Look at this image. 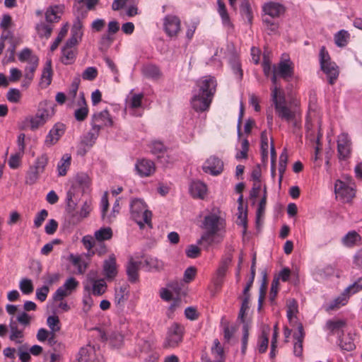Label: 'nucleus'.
<instances>
[{"instance_id": "2", "label": "nucleus", "mask_w": 362, "mask_h": 362, "mask_svg": "<svg viewBox=\"0 0 362 362\" xmlns=\"http://www.w3.org/2000/svg\"><path fill=\"white\" fill-rule=\"evenodd\" d=\"M203 228L206 231L198 240V244L206 243V246L220 243L223 236L219 233L223 228V220L216 213H211L204 217Z\"/></svg>"}, {"instance_id": "9", "label": "nucleus", "mask_w": 362, "mask_h": 362, "mask_svg": "<svg viewBox=\"0 0 362 362\" xmlns=\"http://www.w3.org/2000/svg\"><path fill=\"white\" fill-rule=\"evenodd\" d=\"M79 286V282L74 277L68 278L64 284L59 287L53 295L54 300H62L70 296Z\"/></svg>"}, {"instance_id": "17", "label": "nucleus", "mask_w": 362, "mask_h": 362, "mask_svg": "<svg viewBox=\"0 0 362 362\" xmlns=\"http://www.w3.org/2000/svg\"><path fill=\"white\" fill-rule=\"evenodd\" d=\"M64 6L63 4L51 5L47 7L45 12L46 22L52 24L59 22L64 13Z\"/></svg>"}, {"instance_id": "8", "label": "nucleus", "mask_w": 362, "mask_h": 362, "mask_svg": "<svg viewBox=\"0 0 362 362\" xmlns=\"http://www.w3.org/2000/svg\"><path fill=\"white\" fill-rule=\"evenodd\" d=\"M74 14L76 17L73 26L71 30L72 35L82 38L83 33V20L88 16L87 10L85 9L83 6H74Z\"/></svg>"}, {"instance_id": "12", "label": "nucleus", "mask_w": 362, "mask_h": 362, "mask_svg": "<svg viewBox=\"0 0 362 362\" xmlns=\"http://www.w3.org/2000/svg\"><path fill=\"white\" fill-rule=\"evenodd\" d=\"M65 125L63 123H56L49 130L45 140V145L50 147L59 140L65 133Z\"/></svg>"}, {"instance_id": "28", "label": "nucleus", "mask_w": 362, "mask_h": 362, "mask_svg": "<svg viewBox=\"0 0 362 362\" xmlns=\"http://www.w3.org/2000/svg\"><path fill=\"white\" fill-rule=\"evenodd\" d=\"M35 30L40 38L48 39L52 35L53 26L50 23L40 21L36 24Z\"/></svg>"}, {"instance_id": "62", "label": "nucleus", "mask_w": 362, "mask_h": 362, "mask_svg": "<svg viewBox=\"0 0 362 362\" xmlns=\"http://www.w3.org/2000/svg\"><path fill=\"white\" fill-rule=\"evenodd\" d=\"M67 33V28L66 27H64L61 29L59 33H58L57 37L54 40V41L52 42V44L50 46V50L52 52H54L59 46V43L62 42L63 38L65 37V35Z\"/></svg>"}, {"instance_id": "40", "label": "nucleus", "mask_w": 362, "mask_h": 362, "mask_svg": "<svg viewBox=\"0 0 362 362\" xmlns=\"http://www.w3.org/2000/svg\"><path fill=\"white\" fill-rule=\"evenodd\" d=\"M19 288L25 295L32 293L34 290L33 281L27 278L22 279L19 283Z\"/></svg>"}, {"instance_id": "39", "label": "nucleus", "mask_w": 362, "mask_h": 362, "mask_svg": "<svg viewBox=\"0 0 362 362\" xmlns=\"http://www.w3.org/2000/svg\"><path fill=\"white\" fill-rule=\"evenodd\" d=\"M95 237L98 241L107 240L112 237V230L110 228H102L95 232Z\"/></svg>"}, {"instance_id": "24", "label": "nucleus", "mask_w": 362, "mask_h": 362, "mask_svg": "<svg viewBox=\"0 0 362 362\" xmlns=\"http://www.w3.org/2000/svg\"><path fill=\"white\" fill-rule=\"evenodd\" d=\"M175 160L174 153L171 149L164 147L160 142V166L168 167Z\"/></svg>"}, {"instance_id": "33", "label": "nucleus", "mask_w": 362, "mask_h": 362, "mask_svg": "<svg viewBox=\"0 0 362 362\" xmlns=\"http://www.w3.org/2000/svg\"><path fill=\"white\" fill-rule=\"evenodd\" d=\"M71 156L69 154H64L62 157L60 161L57 165L58 175L59 176H64L66 174L67 170L71 165Z\"/></svg>"}, {"instance_id": "59", "label": "nucleus", "mask_w": 362, "mask_h": 362, "mask_svg": "<svg viewBox=\"0 0 362 362\" xmlns=\"http://www.w3.org/2000/svg\"><path fill=\"white\" fill-rule=\"evenodd\" d=\"M228 268L225 266L220 265L216 272V278L214 280V284L216 287L221 286L223 282V279L225 276Z\"/></svg>"}, {"instance_id": "61", "label": "nucleus", "mask_w": 362, "mask_h": 362, "mask_svg": "<svg viewBox=\"0 0 362 362\" xmlns=\"http://www.w3.org/2000/svg\"><path fill=\"white\" fill-rule=\"evenodd\" d=\"M41 172H38V170L33 167L30 168L28 171L26 177V182L29 185L34 184L37 179L39 178V175L41 174Z\"/></svg>"}, {"instance_id": "56", "label": "nucleus", "mask_w": 362, "mask_h": 362, "mask_svg": "<svg viewBox=\"0 0 362 362\" xmlns=\"http://www.w3.org/2000/svg\"><path fill=\"white\" fill-rule=\"evenodd\" d=\"M7 100L13 103H17L21 98V93L18 89L11 88L6 94Z\"/></svg>"}, {"instance_id": "43", "label": "nucleus", "mask_w": 362, "mask_h": 362, "mask_svg": "<svg viewBox=\"0 0 362 362\" xmlns=\"http://www.w3.org/2000/svg\"><path fill=\"white\" fill-rule=\"evenodd\" d=\"M288 160V154L286 150L284 149L283 152L281 153L279 157V183L281 182L283 175L286 171V163Z\"/></svg>"}, {"instance_id": "7", "label": "nucleus", "mask_w": 362, "mask_h": 362, "mask_svg": "<svg viewBox=\"0 0 362 362\" xmlns=\"http://www.w3.org/2000/svg\"><path fill=\"white\" fill-rule=\"evenodd\" d=\"M271 96L277 116L288 123H289L291 120H293L296 112L287 106L285 94L281 93L280 96L276 98V93H274V94H271Z\"/></svg>"}, {"instance_id": "46", "label": "nucleus", "mask_w": 362, "mask_h": 362, "mask_svg": "<svg viewBox=\"0 0 362 362\" xmlns=\"http://www.w3.org/2000/svg\"><path fill=\"white\" fill-rule=\"evenodd\" d=\"M362 290V277H359L353 281L346 289V292L350 296Z\"/></svg>"}, {"instance_id": "32", "label": "nucleus", "mask_w": 362, "mask_h": 362, "mask_svg": "<svg viewBox=\"0 0 362 362\" xmlns=\"http://www.w3.org/2000/svg\"><path fill=\"white\" fill-rule=\"evenodd\" d=\"M10 328V336L9 339L11 341L16 342V344L22 343L23 338V330L18 329L17 323L15 322H11L9 325Z\"/></svg>"}, {"instance_id": "6", "label": "nucleus", "mask_w": 362, "mask_h": 362, "mask_svg": "<svg viewBox=\"0 0 362 362\" xmlns=\"http://www.w3.org/2000/svg\"><path fill=\"white\" fill-rule=\"evenodd\" d=\"M185 333V326L178 322H173L167 329L163 343L164 349L178 347L182 342Z\"/></svg>"}, {"instance_id": "11", "label": "nucleus", "mask_w": 362, "mask_h": 362, "mask_svg": "<svg viewBox=\"0 0 362 362\" xmlns=\"http://www.w3.org/2000/svg\"><path fill=\"white\" fill-rule=\"evenodd\" d=\"M351 144V140L347 134L341 133L338 136L337 152L340 160H345L350 156Z\"/></svg>"}, {"instance_id": "58", "label": "nucleus", "mask_w": 362, "mask_h": 362, "mask_svg": "<svg viewBox=\"0 0 362 362\" xmlns=\"http://www.w3.org/2000/svg\"><path fill=\"white\" fill-rule=\"evenodd\" d=\"M249 338V326L247 323H244L243 326V337H242V347L241 352L245 354L247 349V345Z\"/></svg>"}, {"instance_id": "13", "label": "nucleus", "mask_w": 362, "mask_h": 362, "mask_svg": "<svg viewBox=\"0 0 362 362\" xmlns=\"http://www.w3.org/2000/svg\"><path fill=\"white\" fill-rule=\"evenodd\" d=\"M129 297V286L124 284L115 289L114 302L118 309L122 310Z\"/></svg>"}, {"instance_id": "26", "label": "nucleus", "mask_w": 362, "mask_h": 362, "mask_svg": "<svg viewBox=\"0 0 362 362\" xmlns=\"http://www.w3.org/2000/svg\"><path fill=\"white\" fill-rule=\"evenodd\" d=\"M346 326V322L344 320H329L326 322V329L331 334L340 335Z\"/></svg>"}, {"instance_id": "36", "label": "nucleus", "mask_w": 362, "mask_h": 362, "mask_svg": "<svg viewBox=\"0 0 362 362\" xmlns=\"http://www.w3.org/2000/svg\"><path fill=\"white\" fill-rule=\"evenodd\" d=\"M52 63L51 61H48L47 62L46 65L42 71L41 76V83H45L46 86H48L52 82Z\"/></svg>"}, {"instance_id": "1", "label": "nucleus", "mask_w": 362, "mask_h": 362, "mask_svg": "<svg viewBox=\"0 0 362 362\" xmlns=\"http://www.w3.org/2000/svg\"><path fill=\"white\" fill-rule=\"evenodd\" d=\"M197 86L193 90L191 105L197 112L207 111L216 91V80L213 76H206L197 82Z\"/></svg>"}, {"instance_id": "55", "label": "nucleus", "mask_w": 362, "mask_h": 362, "mask_svg": "<svg viewBox=\"0 0 362 362\" xmlns=\"http://www.w3.org/2000/svg\"><path fill=\"white\" fill-rule=\"evenodd\" d=\"M98 76V70L95 67L89 66L86 68L83 74L82 78L83 80L93 81Z\"/></svg>"}, {"instance_id": "54", "label": "nucleus", "mask_w": 362, "mask_h": 362, "mask_svg": "<svg viewBox=\"0 0 362 362\" xmlns=\"http://www.w3.org/2000/svg\"><path fill=\"white\" fill-rule=\"evenodd\" d=\"M278 76L279 75L273 71L271 77V80L274 86L272 88V94L276 93V98L279 97L281 93H284V90L281 88L280 84L278 83Z\"/></svg>"}, {"instance_id": "23", "label": "nucleus", "mask_w": 362, "mask_h": 362, "mask_svg": "<svg viewBox=\"0 0 362 362\" xmlns=\"http://www.w3.org/2000/svg\"><path fill=\"white\" fill-rule=\"evenodd\" d=\"M119 30V24L116 21H112L107 25V33L104 34L100 39L101 45H110L114 40L112 35L117 33Z\"/></svg>"}, {"instance_id": "18", "label": "nucleus", "mask_w": 362, "mask_h": 362, "mask_svg": "<svg viewBox=\"0 0 362 362\" xmlns=\"http://www.w3.org/2000/svg\"><path fill=\"white\" fill-rule=\"evenodd\" d=\"M297 328L298 332H295L293 335L294 339L293 354L296 356L300 357L303 355V343L305 334L302 323L299 322Z\"/></svg>"}, {"instance_id": "21", "label": "nucleus", "mask_w": 362, "mask_h": 362, "mask_svg": "<svg viewBox=\"0 0 362 362\" xmlns=\"http://www.w3.org/2000/svg\"><path fill=\"white\" fill-rule=\"evenodd\" d=\"M141 265V261H135L132 257L129 259L126 265V272L129 282L134 284L138 281Z\"/></svg>"}, {"instance_id": "42", "label": "nucleus", "mask_w": 362, "mask_h": 362, "mask_svg": "<svg viewBox=\"0 0 362 362\" xmlns=\"http://www.w3.org/2000/svg\"><path fill=\"white\" fill-rule=\"evenodd\" d=\"M269 344L268 334L265 331H262L260 336L258 338L257 349L260 354L264 353Z\"/></svg>"}, {"instance_id": "50", "label": "nucleus", "mask_w": 362, "mask_h": 362, "mask_svg": "<svg viewBox=\"0 0 362 362\" xmlns=\"http://www.w3.org/2000/svg\"><path fill=\"white\" fill-rule=\"evenodd\" d=\"M48 160L49 159L47 154H42L36 159L33 168L37 169L38 172H41L42 173L45 169L46 165H47Z\"/></svg>"}, {"instance_id": "34", "label": "nucleus", "mask_w": 362, "mask_h": 362, "mask_svg": "<svg viewBox=\"0 0 362 362\" xmlns=\"http://www.w3.org/2000/svg\"><path fill=\"white\" fill-rule=\"evenodd\" d=\"M339 345L343 350L350 351L355 349L354 339L350 334H348L346 336L344 334L343 336L339 335Z\"/></svg>"}, {"instance_id": "20", "label": "nucleus", "mask_w": 362, "mask_h": 362, "mask_svg": "<svg viewBox=\"0 0 362 362\" xmlns=\"http://www.w3.org/2000/svg\"><path fill=\"white\" fill-rule=\"evenodd\" d=\"M135 170L141 177L151 175L156 170L154 163L150 160L141 159L135 164Z\"/></svg>"}, {"instance_id": "63", "label": "nucleus", "mask_w": 362, "mask_h": 362, "mask_svg": "<svg viewBox=\"0 0 362 362\" xmlns=\"http://www.w3.org/2000/svg\"><path fill=\"white\" fill-rule=\"evenodd\" d=\"M49 291V288L47 285H44L42 287L37 288L36 298L40 302H44L47 299Z\"/></svg>"}, {"instance_id": "60", "label": "nucleus", "mask_w": 362, "mask_h": 362, "mask_svg": "<svg viewBox=\"0 0 362 362\" xmlns=\"http://www.w3.org/2000/svg\"><path fill=\"white\" fill-rule=\"evenodd\" d=\"M88 114V106L80 107L76 109L74 112V117L77 121L82 122L84 121Z\"/></svg>"}, {"instance_id": "19", "label": "nucleus", "mask_w": 362, "mask_h": 362, "mask_svg": "<svg viewBox=\"0 0 362 362\" xmlns=\"http://www.w3.org/2000/svg\"><path fill=\"white\" fill-rule=\"evenodd\" d=\"M334 191L337 197L347 202L351 200L355 195L354 189L341 180H337L334 185Z\"/></svg>"}, {"instance_id": "25", "label": "nucleus", "mask_w": 362, "mask_h": 362, "mask_svg": "<svg viewBox=\"0 0 362 362\" xmlns=\"http://www.w3.org/2000/svg\"><path fill=\"white\" fill-rule=\"evenodd\" d=\"M206 191V185L201 181H192L190 184L189 192L194 198L204 199Z\"/></svg>"}, {"instance_id": "35", "label": "nucleus", "mask_w": 362, "mask_h": 362, "mask_svg": "<svg viewBox=\"0 0 362 362\" xmlns=\"http://www.w3.org/2000/svg\"><path fill=\"white\" fill-rule=\"evenodd\" d=\"M350 34L345 30H341L334 35V42L339 47H345L349 42Z\"/></svg>"}, {"instance_id": "53", "label": "nucleus", "mask_w": 362, "mask_h": 362, "mask_svg": "<svg viewBox=\"0 0 362 362\" xmlns=\"http://www.w3.org/2000/svg\"><path fill=\"white\" fill-rule=\"evenodd\" d=\"M211 353L218 358H225L223 354V349L218 339L214 340V344L211 347Z\"/></svg>"}, {"instance_id": "48", "label": "nucleus", "mask_w": 362, "mask_h": 362, "mask_svg": "<svg viewBox=\"0 0 362 362\" xmlns=\"http://www.w3.org/2000/svg\"><path fill=\"white\" fill-rule=\"evenodd\" d=\"M238 218L240 221L238 224L243 226V234H245L247 230V206L244 209L243 205H238Z\"/></svg>"}, {"instance_id": "37", "label": "nucleus", "mask_w": 362, "mask_h": 362, "mask_svg": "<svg viewBox=\"0 0 362 362\" xmlns=\"http://www.w3.org/2000/svg\"><path fill=\"white\" fill-rule=\"evenodd\" d=\"M142 71L147 78L155 80L158 78V69L156 65L147 64L143 66Z\"/></svg>"}, {"instance_id": "57", "label": "nucleus", "mask_w": 362, "mask_h": 362, "mask_svg": "<svg viewBox=\"0 0 362 362\" xmlns=\"http://www.w3.org/2000/svg\"><path fill=\"white\" fill-rule=\"evenodd\" d=\"M181 300L180 298L177 297L173 299V302L168 308L166 310V315L169 319H172L174 317L175 311L180 306Z\"/></svg>"}, {"instance_id": "51", "label": "nucleus", "mask_w": 362, "mask_h": 362, "mask_svg": "<svg viewBox=\"0 0 362 362\" xmlns=\"http://www.w3.org/2000/svg\"><path fill=\"white\" fill-rule=\"evenodd\" d=\"M24 153L16 151L12 154L8 160V165L12 169H16L20 166L21 158Z\"/></svg>"}, {"instance_id": "10", "label": "nucleus", "mask_w": 362, "mask_h": 362, "mask_svg": "<svg viewBox=\"0 0 362 362\" xmlns=\"http://www.w3.org/2000/svg\"><path fill=\"white\" fill-rule=\"evenodd\" d=\"M180 20L176 16L168 15L163 19V30L170 37H175L180 31Z\"/></svg>"}, {"instance_id": "22", "label": "nucleus", "mask_w": 362, "mask_h": 362, "mask_svg": "<svg viewBox=\"0 0 362 362\" xmlns=\"http://www.w3.org/2000/svg\"><path fill=\"white\" fill-rule=\"evenodd\" d=\"M100 338L103 341L109 340L110 344L114 347H119L123 342V335L117 330H111L108 332H101Z\"/></svg>"}, {"instance_id": "4", "label": "nucleus", "mask_w": 362, "mask_h": 362, "mask_svg": "<svg viewBox=\"0 0 362 362\" xmlns=\"http://www.w3.org/2000/svg\"><path fill=\"white\" fill-rule=\"evenodd\" d=\"M112 118L107 110L94 113L91 117V129L88 134L90 139L95 142L98 137L100 132L105 127H111L113 126Z\"/></svg>"}, {"instance_id": "44", "label": "nucleus", "mask_w": 362, "mask_h": 362, "mask_svg": "<svg viewBox=\"0 0 362 362\" xmlns=\"http://www.w3.org/2000/svg\"><path fill=\"white\" fill-rule=\"evenodd\" d=\"M360 235L354 230L349 231L342 239L344 245L346 246H353L358 240Z\"/></svg>"}, {"instance_id": "47", "label": "nucleus", "mask_w": 362, "mask_h": 362, "mask_svg": "<svg viewBox=\"0 0 362 362\" xmlns=\"http://www.w3.org/2000/svg\"><path fill=\"white\" fill-rule=\"evenodd\" d=\"M70 259L72 264L77 267L78 273L82 274L85 272L87 264L85 261H83L78 256L70 255Z\"/></svg>"}, {"instance_id": "45", "label": "nucleus", "mask_w": 362, "mask_h": 362, "mask_svg": "<svg viewBox=\"0 0 362 362\" xmlns=\"http://www.w3.org/2000/svg\"><path fill=\"white\" fill-rule=\"evenodd\" d=\"M240 12L242 16L245 18L250 24L252 23V12L249 2L244 0L240 6Z\"/></svg>"}, {"instance_id": "15", "label": "nucleus", "mask_w": 362, "mask_h": 362, "mask_svg": "<svg viewBox=\"0 0 362 362\" xmlns=\"http://www.w3.org/2000/svg\"><path fill=\"white\" fill-rule=\"evenodd\" d=\"M262 11L265 15L272 18H275L283 15L286 11V8L281 4L269 1L263 5Z\"/></svg>"}, {"instance_id": "5", "label": "nucleus", "mask_w": 362, "mask_h": 362, "mask_svg": "<svg viewBox=\"0 0 362 362\" xmlns=\"http://www.w3.org/2000/svg\"><path fill=\"white\" fill-rule=\"evenodd\" d=\"M319 57L321 70L327 75L328 83L333 85L339 75L338 66L331 60L330 56L324 46L320 48Z\"/></svg>"}, {"instance_id": "27", "label": "nucleus", "mask_w": 362, "mask_h": 362, "mask_svg": "<svg viewBox=\"0 0 362 362\" xmlns=\"http://www.w3.org/2000/svg\"><path fill=\"white\" fill-rule=\"evenodd\" d=\"M103 271L107 279H113L116 276L117 272L116 259L114 255L110 256L108 259L104 261Z\"/></svg>"}, {"instance_id": "14", "label": "nucleus", "mask_w": 362, "mask_h": 362, "mask_svg": "<svg viewBox=\"0 0 362 362\" xmlns=\"http://www.w3.org/2000/svg\"><path fill=\"white\" fill-rule=\"evenodd\" d=\"M223 170V162L216 156H211L208 158L203 166V170L212 175H218L221 174Z\"/></svg>"}, {"instance_id": "29", "label": "nucleus", "mask_w": 362, "mask_h": 362, "mask_svg": "<svg viewBox=\"0 0 362 362\" xmlns=\"http://www.w3.org/2000/svg\"><path fill=\"white\" fill-rule=\"evenodd\" d=\"M350 296L344 290V292L335 298L333 301L330 302L326 308L327 311H331L339 308L341 306L344 305L348 302Z\"/></svg>"}, {"instance_id": "41", "label": "nucleus", "mask_w": 362, "mask_h": 362, "mask_svg": "<svg viewBox=\"0 0 362 362\" xmlns=\"http://www.w3.org/2000/svg\"><path fill=\"white\" fill-rule=\"evenodd\" d=\"M266 204H267V191H266V187H264V194L259 203L258 208H257V213H256V223H257V225H258L259 223V220H260L261 217H262L264 216Z\"/></svg>"}, {"instance_id": "31", "label": "nucleus", "mask_w": 362, "mask_h": 362, "mask_svg": "<svg viewBox=\"0 0 362 362\" xmlns=\"http://www.w3.org/2000/svg\"><path fill=\"white\" fill-rule=\"evenodd\" d=\"M218 13L220 15L223 25L232 28L233 24L226 7L225 3L221 0H217Z\"/></svg>"}, {"instance_id": "38", "label": "nucleus", "mask_w": 362, "mask_h": 362, "mask_svg": "<svg viewBox=\"0 0 362 362\" xmlns=\"http://www.w3.org/2000/svg\"><path fill=\"white\" fill-rule=\"evenodd\" d=\"M107 288V284L103 279L94 280L92 286V293L94 296L103 295Z\"/></svg>"}, {"instance_id": "30", "label": "nucleus", "mask_w": 362, "mask_h": 362, "mask_svg": "<svg viewBox=\"0 0 362 362\" xmlns=\"http://www.w3.org/2000/svg\"><path fill=\"white\" fill-rule=\"evenodd\" d=\"M61 61L64 64H72L75 62L77 51L76 49L63 47L62 49Z\"/></svg>"}, {"instance_id": "3", "label": "nucleus", "mask_w": 362, "mask_h": 362, "mask_svg": "<svg viewBox=\"0 0 362 362\" xmlns=\"http://www.w3.org/2000/svg\"><path fill=\"white\" fill-rule=\"evenodd\" d=\"M131 218L142 229L146 224L149 228H152L151 217L152 213L147 209L145 202L140 199H135L132 201L130 204Z\"/></svg>"}, {"instance_id": "16", "label": "nucleus", "mask_w": 362, "mask_h": 362, "mask_svg": "<svg viewBox=\"0 0 362 362\" xmlns=\"http://www.w3.org/2000/svg\"><path fill=\"white\" fill-rule=\"evenodd\" d=\"M273 71L286 81H289L293 76V67L289 60L280 62L277 66H273Z\"/></svg>"}, {"instance_id": "49", "label": "nucleus", "mask_w": 362, "mask_h": 362, "mask_svg": "<svg viewBox=\"0 0 362 362\" xmlns=\"http://www.w3.org/2000/svg\"><path fill=\"white\" fill-rule=\"evenodd\" d=\"M47 324L51 329L50 332H57L61 329L60 321L57 315L49 316L47 319Z\"/></svg>"}, {"instance_id": "52", "label": "nucleus", "mask_w": 362, "mask_h": 362, "mask_svg": "<svg viewBox=\"0 0 362 362\" xmlns=\"http://www.w3.org/2000/svg\"><path fill=\"white\" fill-rule=\"evenodd\" d=\"M298 313V303L296 300H290L288 304L286 315L290 322L292 321L293 317L296 316Z\"/></svg>"}, {"instance_id": "64", "label": "nucleus", "mask_w": 362, "mask_h": 362, "mask_svg": "<svg viewBox=\"0 0 362 362\" xmlns=\"http://www.w3.org/2000/svg\"><path fill=\"white\" fill-rule=\"evenodd\" d=\"M48 216V212L46 209H42L36 214L34 220V226L36 228L40 227Z\"/></svg>"}]
</instances>
